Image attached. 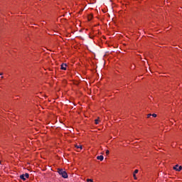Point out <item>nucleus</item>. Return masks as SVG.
<instances>
[{
	"label": "nucleus",
	"mask_w": 182,
	"mask_h": 182,
	"mask_svg": "<svg viewBox=\"0 0 182 182\" xmlns=\"http://www.w3.org/2000/svg\"><path fill=\"white\" fill-rule=\"evenodd\" d=\"M151 116H152L151 114H147V118H148V119H150V117H151Z\"/></svg>",
	"instance_id": "1a4fd4ad"
},
{
	"label": "nucleus",
	"mask_w": 182,
	"mask_h": 182,
	"mask_svg": "<svg viewBox=\"0 0 182 182\" xmlns=\"http://www.w3.org/2000/svg\"><path fill=\"white\" fill-rule=\"evenodd\" d=\"M58 173L63 177V178H68V173L63 168H58Z\"/></svg>",
	"instance_id": "f257e3e1"
},
{
	"label": "nucleus",
	"mask_w": 182,
	"mask_h": 182,
	"mask_svg": "<svg viewBox=\"0 0 182 182\" xmlns=\"http://www.w3.org/2000/svg\"><path fill=\"white\" fill-rule=\"evenodd\" d=\"M133 177L134 180H137V177H136V173H133Z\"/></svg>",
	"instance_id": "6e6552de"
},
{
	"label": "nucleus",
	"mask_w": 182,
	"mask_h": 182,
	"mask_svg": "<svg viewBox=\"0 0 182 182\" xmlns=\"http://www.w3.org/2000/svg\"><path fill=\"white\" fill-rule=\"evenodd\" d=\"M67 65L66 64H62L61 65V70H66V68H67Z\"/></svg>",
	"instance_id": "39448f33"
},
{
	"label": "nucleus",
	"mask_w": 182,
	"mask_h": 182,
	"mask_svg": "<svg viewBox=\"0 0 182 182\" xmlns=\"http://www.w3.org/2000/svg\"><path fill=\"white\" fill-rule=\"evenodd\" d=\"M104 159H105V157H103V156H102V155L97 156V159L100 160V161H103Z\"/></svg>",
	"instance_id": "20e7f679"
},
{
	"label": "nucleus",
	"mask_w": 182,
	"mask_h": 182,
	"mask_svg": "<svg viewBox=\"0 0 182 182\" xmlns=\"http://www.w3.org/2000/svg\"><path fill=\"white\" fill-rule=\"evenodd\" d=\"M20 178L23 181H26V178H29V173H26L25 174L21 175Z\"/></svg>",
	"instance_id": "f03ea898"
},
{
	"label": "nucleus",
	"mask_w": 182,
	"mask_h": 182,
	"mask_svg": "<svg viewBox=\"0 0 182 182\" xmlns=\"http://www.w3.org/2000/svg\"><path fill=\"white\" fill-rule=\"evenodd\" d=\"M95 124H99V117L98 119H95Z\"/></svg>",
	"instance_id": "0eeeda50"
},
{
	"label": "nucleus",
	"mask_w": 182,
	"mask_h": 182,
	"mask_svg": "<svg viewBox=\"0 0 182 182\" xmlns=\"http://www.w3.org/2000/svg\"><path fill=\"white\" fill-rule=\"evenodd\" d=\"M105 153H106V154H107V155L109 154L110 151H109V150H107Z\"/></svg>",
	"instance_id": "9b49d317"
},
{
	"label": "nucleus",
	"mask_w": 182,
	"mask_h": 182,
	"mask_svg": "<svg viewBox=\"0 0 182 182\" xmlns=\"http://www.w3.org/2000/svg\"><path fill=\"white\" fill-rule=\"evenodd\" d=\"M173 170H176V171H181L182 167H181V166L176 165L173 167Z\"/></svg>",
	"instance_id": "7ed1b4c3"
},
{
	"label": "nucleus",
	"mask_w": 182,
	"mask_h": 182,
	"mask_svg": "<svg viewBox=\"0 0 182 182\" xmlns=\"http://www.w3.org/2000/svg\"><path fill=\"white\" fill-rule=\"evenodd\" d=\"M137 173H139V170L136 169V170L134 171V174H137Z\"/></svg>",
	"instance_id": "9d476101"
},
{
	"label": "nucleus",
	"mask_w": 182,
	"mask_h": 182,
	"mask_svg": "<svg viewBox=\"0 0 182 182\" xmlns=\"http://www.w3.org/2000/svg\"><path fill=\"white\" fill-rule=\"evenodd\" d=\"M76 149H80L82 150V145H75Z\"/></svg>",
	"instance_id": "423d86ee"
},
{
	"label": "nucleus",
	"mask_w": 182,
	"mask_h": 182,
	"mask_svg": "<svg viewBox=\"0 0 182 182\" xmlns=\"http://www.w3.org/2000/svg\"><path fill=\"white\" fill-rule=\"evenodd\" d=\"M87 182H90H90H93V179H89V178H88V179H87Z\"/></svg>",
	"instance_id": "f8f14e48"
},
{
	"label": "nucleus",
	"mask_w": 182,
	"mask_h": 182,
	"mask_svg": "<svg viewBox=\"0 0 182 182\" xmlns=\"http://www.w3.org/2000/svg\"><path fill=\"white\" fill-rule=\"evenodd\" d=\"M0 75H2V73H0Z\"/></svg>",
	"instance_id": "4468645a"
},
{
	"label": "nucleus",
	"mask_w": 182,
	"mask_h": 182,
	"mask_svg": "<svg viewBox=\"0 0 182 182\" xmlns=\"http://www.w3.org/2000/svg\"><path fill=\"white\" fill-rule=\"evenodd\" d=\"M0 164H1V161H0Z\"/></svg>",
	"instance_id": "dca6fc26"
},
{
	"label": "nucleus",
	"mask_w": 182,
	"mask_h": 182,
	"mask_svg": "<svg viewBox=\"0 0 182 182\" xmlns=\"http://www.w3.org/2000/svg\"><path fill=\"white\" fill-rule=\"evenodd\" d=\"M152 117H157V114H152Z\"/></svg>",
	"instance_id": "ddd939ff"
},
{
	"label": "nucleus",
	"mask_w": 182,
	"mask_h": 182,
	"mask_svg": "<svg viewBox=\"0 0 182 182\" xmlns=\"http://www.w3.org/2000/svg\"><path fill=\"white\" fill-rule=\"evenodd\" d=\"M90 19H92V18H89V21H90Z\"/></svg>",
	"instance_id": "2eb2a0df"
}]
</instances>
